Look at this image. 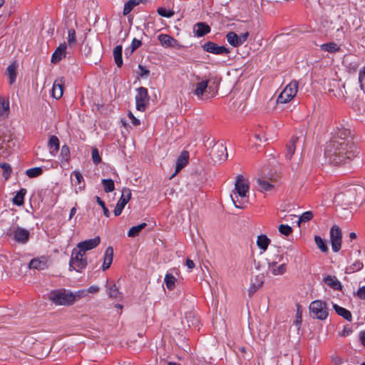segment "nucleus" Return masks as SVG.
I'll return each instance as SVG.
<instances>
[{"label":"nucleus","instance_id":"1","mask_svg":"<svg viewBox=\"0 0 365 365\" xmlns=\"http://www.w3.org/2000/svg\"><path fill=\"white\" fill-rule=\"evenodd\" d=\"M358 153L356 145L351 141L331 140L326 146L324 156L331 164L338 165L354 159Z\"/></svg>","mask_w":365,"mask_h":365},{"label":"nucleus","instance_id":"2","mask_svg":"<svg viewBox=\"0 0 365 365\" xmlns=\"http://www.w3.org/2000/svg\"><path fill=\"white\" fill-rule=\"evenodd\" d=\"M250 190L249 182L244 176L239 175L236 178L235 190L230 195V197L237 208L242 209L247 203V193Z\"/></svg>","mask_w":365,"mask_h":365},{"label":"nucleus","instance_id":"3","mask_svg":"<svg viewBox=\"0 0 365 365\" xmlns=\"http://www.w3.org/2000/svg\"><path fill=\"white\" fill-rule=\"evenodd\" d=\"M48 299L56 305L70 306L76 300V296L65 289H58L51 292Z\"/></svg>","mask_w":365,"mask_h":365},{"label":"nucleus","instance_id":"4","mask_svg":"<svg viewBox=\"0 0 365 365\" xmlns=\"http://www.w3.org/2000/svg\"><path fill=\"white\" fill-rule=\"evenodd\" d=\"M87 264L88 262L86 254L80 252L76 248L73 249L69 262V270H76L80 272L86 267Z\"/></svg>","mask_w":365,"mask_h":365},{"label":"nucleus","instance_id":"5","mask_svg":"<svg viewBox=\"0 0 365 365\" xmlns=\"http://www.w3.org/2000/svg\"><path fill=\"white\" fill-rule=\"evenodd\" d=\"M309 312L312 317L319 320H324L329 316V308L325 302L315 300L311 302L309 305Z\"/></svg>","mask_w":365,"mask_h":365},{"label":"nucleus","instance_id":"6","mask_svg":"<svg viewBox=\"0 0 365 365\" xmlns=\"http://www.w3.org/2000/svg\"><path fill=\"white\" fill-rule=\"evenodd\" d=\"M298 82L292 81L287 84L277 98L278 103H287L294 98L298 91Z\"/></svg>","mask_w":365,"mask_h":365},{"label":"nucleus","instance_id":"7","mask_svg":"<svg viewBox=\"0 0 365 365\" xmlns=\"http://www.w3.org/2000/svg\"><path fill=\"white\" fill-rule=\"evenodd\" d=\"M6 235L18 243L25 244L29 240L30 232L19 226H13L7 230Z\"/></svg>","mask_w":365,"mask_h":365},{"label":"nucleus","instance_id":"8","mask_svg":"<svg viewBox=\"0 0 365 365\" xmlns=\"http://www.w3.org/2000/svg\"><path fill=\"white\" fill-rule=\"evenodd\" d=\"M209 79L202 78L199 76L193 75V80L190 83V90L198 98L202 96L208 87Z\"/></svg>","mask_w":365,"mask_h":365},{"label":"nucleus","instance_id":"9","mask_svg":"<svg viewBox=\"0 0 365 365\" xmlns=\"http://www.w3.org/2000/svg\"><path fill=\"white\" fill-rule=\"evenodd\" d=\"M210 155L214 162L219 163L226 160L228 156L227 148L222 142L215 143L212 146Z\"/></svg>","mask_w":365,"mask_h":365},{"label":"nucleus","instance_id":"10","mask_svg":"<svg viewBox=\"0 0 365 365\" xmlns=\"http://www.w3.org/2000/svg\"><path fill=\"white\" fill-rule=\"evenodd\" d=\"M137 92L138 93L135 96L136 109L143 112L148 105L150 100L148 89L145 87H140L137 89Z\"/></svg>","mask_w":365,"mask_h":365},{"label":"nucleus","instance_id":"11","mask_svg":"<svg viewBox=\"0 0 365 365\" xmlns=\"http://www.w3.org/2000/svg\"><path fill=\"white\" fill-rule=\"evenodd\" d=\"M355 201V191L348 190L345 192L337 193L334 197V202L338 205H349Z\"/></svg>","mask_w":365,"mask_h":365},{"label":"nucleus","instance_id":"12","mask_svg":"<svg viewBox=\"0 0 365 365\" xmlns=\"http://www.w3.org/2000/svg\"><path fill=\"white\" fill-rule=\"evenodd\" d=\"M331 248L334 252L340 250L341 246V231L339 226L334 225L330 230Z\"/></svg>","mask_w":365,"mask_h":365},{"label":"nucleus","instance_id":"13","mask_svg":"<svg viewBox=\"0 0 365 365\" xmlns=\"http://www.w3.org/2000/svg\"><path fill=\"white\" fill-rule=\"evenodd\" d=\"M131 197V190L128 187H124L122 190V195L113 210L114 215L118 216L121 214L125 205L129 202Z\"/></svg>","mask_w":365,"mask_h":365},{"label":"nucleus","instance_id":"14","mask_svg":"<svg viewBox=\"0 0 365 365\" xmlns=\"http://www.w3.org/2000/svg\"><path fill=\"white\" fill-rule=\"evenodd\" d=\"M202 48L205 51L216 55H223L230 53L228 48L223 46H218L212 41L206 42L202 46Z\"/></svg>","mask_w":365,"mask_h":365},{"label":"nucleus","instance_id":"15","mask_svg":"<svg viewBox=\"0 0 365 365\" xmlns=\"http://www.w3.org/2000/svg\"><path fill=\"white\" fill-rule=\"evenodd\" d=\"M100 242L101 238L100 237L97 236L93 239L86 240L79 242L76 248L79 250L80 252H84V254H86V251L96 247L100 244Z\"/></svg>","mask_w":365,"mask_h":365},{"label":"nucleus","instance_id":"16","mask_svg":"<svg viewBox=\"0 0 365 365\" xmlns=\"http://www.w3.org/2000/svg\"><path fill=\"white\" fill-rule=\"evenodd\" d=\"M30 269H35L38 270H43L48 267V257L46 256H41L32 259L29 264Z\"/></svg>","mask_w":365,"mask_h":365},{"label":"nucleus","instance_id":"17","mask_svg":"<svg viewBox=\"0 0 365 365\" xmlns=\"http://www.w3.org/2000/svg\"><path fill=\"white\" fill-rule=\"evenodd\" d=\"M268 269L273 275H282L287 269V263H267Z\"/></svg>","mask_w":365,"mask_h":365},{"label":"nucleus","instance_id":"18","mask_svg":"<svg viewBox=\"0 0 365 365\" xmlns=\"http://www.w3.org/2000/svg\"><path fill=\"white\" fill-rule=\"evenodd\" d=\"M64 81L63 78L57 79L54 81L52 88V96L56 99L62 97L63 93Z\"/></svg>","mask_w":365,"mask_h":365},{"label":"nucleus","instance_id":"19","mask_svg":"<svg viewBox=\"0 0 365 365\" xmlns=\"http://www.w3.org/2000/svg\"><path fill=\"white\" fill-rule=\"evenodd\" d=\"M66 43H61L54 51L51 57V62L57 63L63 58L66 57Z\"/></svg>","mask_w":365,"mask_h":365},{"label":"nucleus","instance_id":"20","mask_svg":"<svg viewBox=\"0 0 365 365\" xmlns=\"http://www.w3.org/2000/svg\"><path fill=\"white\" fill-rule=\"evenodd\" d=\"M189 159V153L186 150L182 151L176 160L175 174L179 173L187 163Z\"/></svg>","mask_w":365,"mask_h":365},{"label":"nucleus","instance_id":"21","mask_svg":"<svg viewBox=\"0 0 365 365\" xmlns=\"http://www.w3.org/2000/svg\"><path fill=\"white\" fill-rule=\"evenodd\" d=\"M9 101L4 97H0V120H4L9 117Z\"/></svg>","mask_w":365,"mask_h":365},{"label":"nucleus","instance_id":"22","mask_svg":"<svg viewBox=\"0 0 365 365\" xmlns=\"http://www.w3.org/2000/svg\"><path fill=\"white\" fill-rule=\"evenodd\" d=\"M113 249L112 247H108L105 251V254H104V259H103V265H102V269L103 271L108 269L112 262H113Z\"/></svg>","mask_w":365,"mask_h":365},{"label":"nucleus","instance_id":"23","mask_svg":"<svg viewBox=\"0 0 365 365\" xmlns=\"http://www.w3.org/2000/svg\"><path fill=\"white\" fill-rule=\"evenodd\" d=\"M299 141V138L293 136L286 145L285 157L287 160H290L294 155L296 149V144Z\"/></svg>","mask_w":365,"mask_h":365},{"label":"nucleus","instance_id":"24","mask_svg":"<svg viewBox=\"0 0 365 365\" xmlns=\"http://www.w3.org/2000/svg\"><path fill=\"white\" fill-rule=\"evenodd\" d=\"M210 27L205 23L199 22L194 26V32L198 37H202L210 32Z\"/></svg>","mask_w":365,"mask_h":365},{"label":"nucleus","instance_id":"25","mask_svg":"<svg viewBox=\"0 0 365 365\" xmlns=\"http://www.w3.org/2000/svg\"><path fill=\"white\" fill-rule=\"evenodd\" d=\"M48 147L51 155L55 156L58 153L60 147V142L56 135H51L48 142Z\"/></svg>","mask_w":365,"mask_h":365},{"label":"nucleus","instance_id":"26","mask_svg":"<svg viewBox=\"0 0 365 365\" xmlns=\"http://www.w3.org/2000/svg\"><path fill=\"white\" fill-rule=\"evenodd\" d=\"M324 282L331 288L336 290H341L342 285L335 276L328 275L324 278Z\"/></svg>","mask_w":365,"mask_h":365},{"label":"nucleus","instance_id":"27","mask_svg":"<svg viewBox=\"0 0 365 365\" xmlns=\"http://www.w3.org/2000/svg\"><path fill=\"white\" fill-rule=\"evenodd\" d=\"M333 308L338 315L342 317L344 319H346L349 322H351L352 320L351 313L346 309L339 307L336 304H333Z\"/></svg>","mask_w":365,"mask_h":365},{"label":"nucleus","instance_id":"28","mask_svg":"<svg viewBox=\"0 0 365 365\" xmlns=\"http://www.w3.org/2000/svg\"><path fill=\"white\" fill-rule=\"evenodd\" d=\"M18 64L16 62L10 64L6 68V74L9 77V83L13 84L16 78V70Z\"/></svg>","mask_w":365,"mask_h":365},{"label":"nucleus","instance_id":"29","mask_svg":"<svg viewBox=\"0 0 365 365\" xmlns=\"http://www.w3.org/2000/svg\"><path fill=\"white\" fill-rule=\"evenodd\" d=\"M158 40L163 46L167 47H173L176 40L168 34H160Z\"/></svg>","mask_w":365,"mask_h":365},{"label":"nucleus","instance_id":"30","mask_svg":"<svg viewBox=\"0 0 365 365\" xmlns=\"http://www.w3.org/2000/svg\"><path fill=\"white\" fill-rule=\"evenodd\" d=\"M122 50V46L120 45H118L114 48L113 52L115 63L119 68L121 67L123 65Z\"/></svg>","mask_w":365,"mask_h":365},{"label":"nucleus","instance_id":"31","mask_svg":"<svg viewBox=\"0 0 365 365\" xmlns=\"http://www.w3.org/2000/svg\"><path fill=\"white\" fill-rule=\"evenodd\" d=\"M270 242V240L266 235H261L257 237V245L263 252H265Z\"/></svg>","mask_w":365,"mask_h":365},{"label":"nucleus","instance_id":"32","mask_svg":"<svg viewBox=\"0 0 365 365\" xmlns=\"http://www.w3.org/2000/svg\"><path fill=\"white\" fill-rule=\"evenodd\" d=\"M107 293L110 298L113 299H120L121 294L118 291V287L113 283L109 284L107 285Z\"/></svg>","mask_w":365,"mask_h":365},{"label":"nucleus","instance_id":"33","mask_svg":"<svg viewBox=\"0 0 365 365\" xmlns=\"http://www.w3.org/2000/svg\"><path fill=\"white\" fill-rule=\"evenodd\" d=\"M26 190L25 188H21L14 197L12 202L14 205L21 206L24 202V197L26 194Z\"/></svg>","mask_w":365,"mask_h":365},{"label":"nucleus","instance_id":"34","mask_svg":"<svg viewBox=\"0 0 365 365\" xmlns=\"http://www.w3.org/2000/svg\"><path fill=\"white\" fill-rule=\"evenodd\" d=\"M321 49L329 53H336L340 51V47L334 42H329L321 45Z\"/></svg>","mask_w":365,"mask_h":365},{"label":"nucleus","instance_id":"35","mask_svg":"<svg viewBox=\"0 0 365 365\" xmlns=\"http://www.w3.org/2000/svg\"><path fill=\"white\" fill-rule=\"evenodd\" d=\"M226 38L228 43L234 47H238L240 46V42L239 41L238 35L232 31H230L227 34Z\"/></svg>","mask_w":365,"mask_h":365},{"label":"nucleus","instance_id":"36","mask_svg":"<svg viewBox=\"0 0 365 365\" xmlns=\"http://www.w3.org/2000/svg\"><path fill=\"white\" fill-rule=\"evenodd\" d=\"M147 226V224L145 222H143L138 225L132 227L128 232V235L130 237H135L139 235V233Z\"/></svg>","mask_w":365,"mask_h":365},{"label":"nucleus","instance_id":"37","mask_svg":"<svg viewBox=\"0 0 365 365\" xmlns=\"http://www.w3.org/2000/svg\"><path fill=\"white\" fill-rule=\"evenodd\" d=\"M257 183L259 187V190L262 192L271 191L274 187L273 184L264 179H258Z\"/></svg>","mask_w":365,"mask_h":365},{"label":"nucleus","instance_id":"38","mask_svg":"<svg viewBox=\"0 0 365 365\" xmlns=\"http://www.w3.org/2000/svg\"><path fill=\"white\" fill-rule=\"evenodd\" d=\"M143 0H129L128 1L125 5H124V8H123V15H128L132 10L133 9L138 5Z\"/></svg>","mask_w":365,"mask_h":365},{"label":"nucleus","instance_id":"39","mask_svg":"<svg viewBox=\"0 0 365 365\" xmlns=\"http://www.w3.org/2000/svg\"><path fill=\"white\" fill-rule=\"evenodd\" d=\"M60 158L61 163H68L70 160V149L68 145H64L61 147Z\"/></svg>","mask_w":365,"mask_h":365},{"label":"nucleus","instance_id":"40","mask_svg":"<svg viewBox=\"0 0 365 365\" xmlns=\"http://www.w3.org/2000/svg\"><path fill=\"white\" fill-rule=\"evenodd\" d=\"M185 318L187 322L188 327H197L198 326L199 319L195 315L194 313L189 312L188 314H186Z\"/></svg>","mask_w":365,"mask_h":365},{"label":"nucleus","instance_id":"41","mask_svg":"<svg viewBox=\"0 0 365 365\" xmlns=\"http://www.w3.org/2000/svg\"><path fill=\"white\" fill-rule=\"evenodd\" d=\"M364 267V264L359 260H356L351 265L346 267V272L347 273H353L357 271L361 270Z\"/></svg>","mask_w":365,"mask_h":365},{"label":"nucleus","instance_id":"42","mask_svg":"<svg viewBox=\"0 0 365 365\" xmlns=\"http://www.w3.org/2000/svg\"><path fill=\"white\" fill-rule=\"evenodd\" d=\"M102 185L106 192H110L115 190L114 181L111 179H103Z\"/></svg>","mask_w":365,"mask_h":365},{"label":"nucleus","instance_id":"43","mask_svg":"<svg viewBox=\"0 0 365 365\" xmlns=\"http://www.w3.org/2000/svg\"><path fill=\"white\" fill-rule=\"evenodd\" d=\"M351 131L349 129L341 128L336 133V137L333 140H339L340 141L347 140L346 138L349 136Z\"/></svg>","mask_w":365,"mask_h":365},{"label":"nucleus","instance_id":"44","mask_svg":"<svg viewBox=\"0 0 365 365\" xmlns=\"http://www.w3.org/2000/svg\"><path fill=\"white\" fill-rule=\"evenodd\" d=\"M43 173V170L40 167H36L33 168L28 169L26 171V174L29 178H36L41 175Z\"/></svg>","mask_w":365,"mask_h":365},{"label":"nucleus","instance_id":"45","mask_svg":"<svg viewBox=\"0 0 365 365\" xmlns=\"http://www.w3.org/2000/svg\"><path fill=\"white\" fill-rule=\"evenodd\" d=\"M267 263H282V262H287V260L284 259L283 255L281 254H274L273 255H271L267 259Z\"/></svg>","mask_w":365,"mask_h":365},{"label":"nucleus","instance_id":"46","mask_svg":"<svg viewBox=\"0 0 365 365\" xmlns=\"http://www.w3.org/2000/svg\"><path fill=\"white\" fill-rule=\"evenodd\" d=\"M176 279L171 274H167L165 277V283L168 289L172 290L175 287Z\"/></svg>","mask_w":365,"mask_h":365},{"label":"nucleus","instance_id":"47","mask_svg":"<svg viewBox=\"0 0 365 365\" xmlns=\"http://www.w3.org/2000/svg\"><path fill=\"white\" fill-rule=\"evenodd\" d=\"M0 168L3 170V177L7 180L11 173V167L7 163H0Z\"/></svg>","mask_w":365,"mask_h":365},{"label":"nucleus","instance_id":"48","mask_svg":"<svg viewBox=\"0 0 365 365\" xmlns=\"http://www.w3.org/2000/svg\"><path fill=\"white\" fill-rule=\"evenodd\" d=\"M314 241L317 247L323 252H326L328 251V247L323 240V239L319 236H315L314 237Z\"/></svg>","mask_w":365,"mask_h":365},{"label":"nucleus","instance_id":"49","mask_svg":"<svg viewBox=\"0 0 365 365\" xmlns=\"http://www.w3.org/2000/svg\"><path fill=\"white\" fill-rule=\"evenodd\" d=\"M72 175L75 177L77 183L79 185V190H81L84 188L83 177L79 171L75 170L73 172Z\"/></svg>","mask_w":365,"mask_h":365},{"label":"nucleus","instance_id":"50","mask_svg":"<svg viewBox=\"0 0 365 365\" xmlns=\"http://www.w3.org/2000/svg\"><path fill=\"white\" fill-rule=\"evenodd\" d=\"M68 43L70 46L76 43V31L73 29H71L68 31Z\"/></svg>","mask_w":365,"mask_h":365},{"label":"nucleus","instance_id":"51","mask_svg":"<svg viewBox=\"0 0 365 365\" xmlns=\"http://www.w3.org/2000/svg\"><path fill=\"white\" fill-rule=\"evenodd\" d=\"M157 12L160 16L166 18H170L175 14V12L173 11L167 10L163 7H159L157 10Z\"/></svg>","mask_w":365,"mask_h":365},{"label":"nucleus","instance_id":"52","mask_svg":"<svg viewBox=\"0 0 365 365\" xmlns=\"http://www.w3.org/2000/svg\"><path fill=\"white\" fill-rule=\"evenodd\" d=\"M279 231L281 234L285 236H289L292 233V229L287 225H280L279 227Z\"/></svg>","mask_w":365,"mask_h":365},{"label":"nucleus","instance_id":"53","mask_svg":"<svg viewBox=\"0 0 365 365\" xmlns=\"http://www.w3.org/2000/svg\"><path fill=\"white\" fill-rule=\"evenodd\" d=\"M277 365H292V359L290 356L285 355L279 359Z\"/></svg>","mask_w":365,"mask_h":365},{"label":"nucleus","instance_id":"54","mask_svg":"<svg viewBox=\"0 0 365 365\" xmlns=\"http://www.w3.org/2000/svg\"><path fill=\"white\" fill-rule=\"evenodd\" d=\"M91 154L93 162L96 165L99 164L101 162V158L99 155L98 150L96 148H93Z\"/></svg>","mask_w":365,"mask_h":365},{"label":"nucleus","instance_id":"55","mask_svg":"<svg viewBox=\"0 0 365 365\" xmlns=\"http://www.w3.org/2000/svg\"><path fill=\"white\" fill-rule=\"evenodd\" d=\"M96 200L97 203L101 207V208H103L104 215L108 217L110 215V212L108 209L106 207L105 202L98 196L96 197Z\"/></svg>","mask_w":365,"mask_h":365},{"label":"nucleus","instance_id":"56","mask_svg":"<svg viewBox=\"0 0 365 365\" xmlns=\"http://www.w3.org/2000/svg\"><path fill=\"white\" fill-rule=\"evenodd\" d=\"M313 217V213L311 211L304 212L299 217V221L307 222L311 220Z\"/></svg>","mask_w":365,"mask_h":365},{"label":"nucleus","instance_id":"57","mask_svg":"<svg viewBox=\"0 0 365 365\" xmlns=\"http://www.w3.org/2000/svg\"><path fill=\"white\" fill-rule=\"evenodd\" d=\"M364 81H365V66L359 73V83L360 84V88L361 90L364 89Z\"/></svg>","mask_w":365,"mask_h":365},{"label":"nucleus","instance_id":"58","mask_svg":"<svg viewBox=\"0 0 365 365\" xmlns=\"http://www.w3.org/2000/svg\"><path fill=\"white\" fill-rule=\"evenodd\" d=\"M142 43L140 40L137 38H133L132 43H131V51L130 52L133 53L134 51H135L137 48H138L141 46Z\"/></svg>","mask_w":365,"mask_h":365},{"label":"nucleus","instance_id":"59","mask_svg":"<svg viewBox=\"0 0 365 365\" xmlns=\"http://www.w3.org/2000/svg\"><path fill=\"white\" fill-rule=\"evenodd\" d=\"M356 296L361 299H365V286L360 287L357 290Z\"/></svg>","mask_w":365,"mask_h":365},{"label":"nucleus","instance_id":"60","mask_svg":"<svg viewBox=\"0 0 365 365\" xmlns=\"http://www.w3.org/2000/svg\"><path fill=\"white\" fill-rule=\"evenodd\" d=\"M249 32H245L241 34L240 35H238L239 41L240 42V46L243 44L247 39L249 36Z\"/></svg>","mask_w":365,"mask_h":365},{"label":"nucleus","instance_id":"61","mask_svg":"<svg viewBox=\"0 0 365 365\" xmlns=\"http://www.w3.org/2000/svg\"><path fill=\"white\" fill-rule=\"evenodd\" d=\"M262 282L259 285L252 284L250 289H248V295L250 297L252 296V294L257 290V289L260 287Z\"/></svg>","mask_w":365,"mask_h":365},{"label":"nucleus","instance_id":"62","mask_svg":"<svg viewBox=\"0 0 365 365\" xmlns=\"http://www.w3.org/2000/svg\"><path fill=\"white\" fill-rule=\"evenodd\" d=\"M128 117L131 120V122L134 125L137 126L140 124V120L138 118H136L131 112H129Z\"/></svg>","mask_w":365,"mask_h":365},{"label":"nucleus","instance_id":"63","mask_svg":"<svg viewBox=\"0 0 365 365\" xmlns=\"http://www.w3.org/2000/svg\"><path fill=\"white\" fill-rule=\"evenodd\" d=\"M138 68L140 71V76L141 77L147 76L150 73V71L148 69L145 68V67H143V66L139 65Z\"/></svg>","mask_w":365,"mask_h":365},{"label":"nucleus","instance_id":"64","mask_svg":"<svg viewBox=\"0 0 365 365\" xmlns=\"http://www.w3.org/2000/svg\"><path fill=\"white\" fill-rule=\"evenodd\" d=\"M255 138H256L257 140H258L259 142L262 141V140H267L265 138L264 135L262 133H255Z\"/></svg>","mask_w":365,"mask_h":365}]
</instances>
